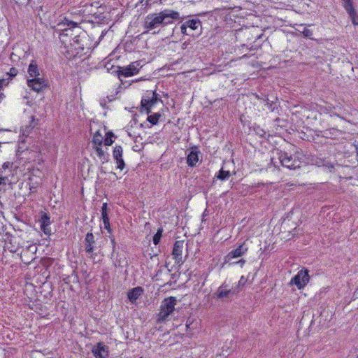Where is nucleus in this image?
Wrapping results in <instances>:
<instances>
[{
  "label": "nucleus",
  "mask_w": 358,
  "mask_h": 358,
  "mask_svg": "<svg viewBox=\"0 0 358 358\" xmlns=\"http://www.w3.org/2000/svg\"><path fill=\"white\" fill-rule=\"evenodd\" d=\"M65 21L66 24L76 28V32L77 33L73 38V42L71 40H69V43L68 44V50L66 52L69 58H73L86 54L85 50L89 49L86 43L87 41L86 32L78 26V23L69 20L66 18H65Z\"/></svg>",
  "instance_id": "f257e3e1"
},
{
  "label": "nucleus",
  "mask_w": 358,
  "mask_h": 358,
  "mask_svg": "<svg viewBox=\"0 0 358 358\" xmlns=\"http://www.w3.org/2000/svg\"><path fill=\"white\" fill-rule=\"evenodd\" d=\"M177 299L174 296L165 298L161 303L159 313L157 316V322L162 323L168 320L169 317L175 310Z\"/></svg>",
  "instance_id": "f03ea898"
},
{
  "label": "nucleus",
  "mask_w": 358,
  "mask_h": 358,
  "mask_svg": "<svg viewBox=\"0 0 358 358\" xmlns=\"http://www.w3.org/2000/svg\"><path fill=\"white\" fill-rule=\"evenodd\" d=\"M278 159L282 166L289 169L295 170L300 168L301 165V162L296 159V157L288 155V153L285 152L280 151V152L278 153Z\"/></svg>",
  "instance_id": "7ed1b4c3"
},
{
  "label": "nucleus",
  "mask_w": 358,
  "mask_h": 358,
  "mask_svg": "<svg viewBox=\"0 0 358 358\" xmlns=\"http://www.w3.org/2000/svg\"><path fill=\"white\" fill-rule=\"evenodd\" d=\"M159 100L158 94L155 91H147L141 100V108L146 111L147 114H149L151 113L150 108Z\"/></svg>",
  "instance_id": "20e7f679"
},
{
  "label": "nucleus",
  "mask_w": 358,
  "mask_h": 358,
  "mask_svg": "<svg viewBox=\"0 0 358 358\" xmlns=\"http://www.w3.org/2000/svg\"><path fill=\"white\" fill-rule=\"evenodd\" d=\"M141 61L131 62L129 65L124 67H118L117 71L119 78L121 77H129L138 73L139 69L142 67Z\"/></svg>",
  "instance_id": "39448f33"
},
{
  "label": "nucleus",
  "mask_w": 358,
  "mask_h": 358,
  "mask_svg": "<svg viewBox=\"0 0 358 358\" xmlns=\"http://www.w3.org/2000/svg\"><path fill=\"white\" fill-rule=\"evenodd\" d=\"M238 292V289L234 287L229 289V285L224 282L217 289L214 294V298L217 300L224 301V299L232 297L236 293Z\"/></svg>",
  "instance_id": "423d86ee"
},
{
  "label": "nucleus",
  "mask_w": 358,
  "mask_h": 358,
  "mask_svg": "<svg viewBox=\"0 0 358 358\" xmlns=\"http://www.w3.org/2000/svg\"><path fill=\"white\" fill-rule=\"evenodd\" d=\"M163 20L164 17H161L160 13L158 14H149L145 20V28L148 30L155 29L159 26L163 27Z\"/></svg>",
  "instance_id": "0eeeda50"
},
{
  "label": "nucleus",
  "mask_w": 358,
  "mask_h": 358,
  "mask_svg": "<svg viewBox=\"0 0 358 358\" xmlns=\"http://www.w3.org/2000/svg\"><path fill=\"white\" fill-rule=\"evenodd\" d=\"M309 279L308 271L301 270L292 278L290 284L296 285L298 289H301L306 285L309 282Z\"/></svg>",
  "instance_id": "6e6552de"
},
{
  "label": "nucleus",
  "mask_w": 358,
  "mask_h": 358,
  "mask_svg": "<svg viewBox=\"0 0 358 358\" xmlns=\"http://www.w3.org/2000/svg\"><path fill=\"white\" fill-rule=\"evenodd\" d=\"M66 25L68 27L63 29L62 32L59 34V40L64 45L65 48L68 47L69 40H71L73 42V38L77 34L76 32V28L73 27L71 25H68L67 24Z\"/></svg>",
  "instance_id": "1a4fd4ad"
},
{
  "label": "nucleus",
  "mask_w": 358,
  "mask_h": 358,
  "mask_svg": "<svg viewBox=\"0 0 358 358\" xmlns=\"http://www.w3.org/2000/svg\"><path fill=\"white\" fill-rule=\"evenodd\" d=\"M48 80L43 78H35L27 80V85L34 91L39 92L48 87Z\"/></svg>",
  "instance_id": "9d476101"
},
{
  "label": "nucleus",
  "mask_w": 358,
  "mask_h": 358,
  "mask_svg": "<svg viewBox=\"0 0 358 358\" xmlns=\"http://www.w3.org/2000/svg\"><path fill=\"white\" fill-rule=\"evenodd\" d=\"M184 247V241H176L174 243L173 248L172 251V255L173 259H175V262L181 266L184 261L182 260V253Z\"/></svg>",
  "instance_id": "9b49d317"
},
{
  "label": "nucleus",
  "mask_w": 358,
  "mask_h": 358,
  "mask_svg": "<svg viewBox=\"0 0 358 358\" xmlns=\"http://www.w3.org/2000/svg\"><path fill=\"white\" fill-rule=\"evenodd\" d=\"M161 17H164L163 20V27L173 23V20L180 19V14L178 12L166 9L160 12Z\"/></svg>",
  "instance_id": "f8f14e48"
},
{
  "label": "nucleus",
  "mask_w": 358,
  "mask_h": 358,
  "mask_svg": "<svg viewBox=\"0 0 358 358\" xmlns=\"http://www.w3.org/2000/svg\"><path fill=\"white\" fill-rule=\"evenodd\" d=\"M201 153L199 148L196 146L191 148L187 156V164L190 167H194L199 162V155Z\"/></svg>",
  "instance_id": "ddd939ff"
},
{
  "label": "nucleus",
  "mask_w": 358,
  "mask_h": 358,
  "mask_svg": "<svg viewBox=\"0 0 358 358\" xmlns=\"http://www.w3.org/2000/svg\"><path fill=\"white\" fill-rule=\"evenodd\" d=\"M123 150L120 145H116L113 150V157L116 161L117 168L123 170L125 166V163L122 158Z\"/></svg>",
  "instance_id": "4468645a"
},
{
  "label": "nucleus",
  "mask_w": 358,
  "mask_h": 358,
  "mask_svg": "<svg viewBox=\"0 0 358 358\" xmlns=\"http://www.w3.org/2000/svg\"><path fill=\"white\" fill-rule=\"evenodd\" d=\"M95 240L94 236L92 232H89L87 234L85 238V249L86 252L92 257L94 250V245Z\"/></svg>",
  "instance_id": "2eb2a0df"
},
{
  "label": "nucleus",
  "mask_w": 358,
  "mask_h": 358,
  "mask_svg": "<svg viewBox=\"0 0 358 358\" xmlns=\"http://www.w3.org/2000/svg\"><path fill=\"white\" fill-rule=\"evenodd\" d=\"M185 23L187 28L195 31L194 36H199L201 34V22L199 19L189 20L185 22Z\"/></svg>",
  "instance_id": "dca6fc26"
},
{
  "label": "nucleus",
  "mask_w": 358,
  "mask_h": 358,
  "mask_svg": "<svg viewBox=\"0 0 358 358\" xmlns=\"http://www.w3.org/2000/svg\"><path fill=\"white\" fill-rule=\"evenodd\" d=\"M92 352L96 358H106L108 355V347L102 343H99L92 350Z\"/></svg>",
  "instance_id": "f3484780"
},
{
  "label": "nucleus",
  "mask_w": 358,
  "mask_h": 358,
  "mask_svg": "<svg viewBox=\"0 0 358 358\" xmlns=\"http://www.w3.org/2000/svg\"><path fill=\"white\" fill-rule=\"evenodd\" d=\"M248 251V248L245 245L244 243L240 245L235 250H233L231 251L228 255L227 257L229 260H230L232 258H238L243 255H244Z\"/></svg>",
  "instance_id": "a211bd4d"
},
{
  "label": "nucleus",
  "mask_w": 358,
  "mask_h": 358,
  "mask_svg": "<svg viewBox=\"0 0 358 358\" xmlns=\"http://www.w3.org/2000/svg\"><path fill=\"white\" fill-rule=\"evenodd\" d=\"M143 288L141 287H136L130 289L127 293V296L131 303H134L136 299L142 294Z\"/></svg>",
  "instance_id": "6ab92c4d"
},
{
  "label": "nucleus",
  "mask_w": 358,
  "mask_h": 358,
  "mask_svg": "<svg viewBox=\"0 0 358 358\" xmlns=\"http://www.w3.org/2000/svg\"><path fill=\"white\" fill-rule=\"evenodd\" d=\"M341 134L342 132L341 130L335 128H330L322 131V136L330 138H337L340 135H341Z\"/></svg>",
  "instance_id": "aec40b11"
},
{
  "label": "nucleus",
  "mask_w": 358,
  "mask_h": 358,
  "mask_svg": "<svg viewBox=\"0 0 358 358\" xmlns=\"http://www.w3.org/2000/svg\"><path fill=\"white\" fill-rule=\"evenodd\" d=\"M28 73L30 77L35 78H38L40 73L38 66L34 60H32L28 67Z\"/></svg>",
  "instance_id": "412c9836"
},
{
  "label": "nucleus",
  "mask_w": 358,
  "mask_h": 358,
  "mask_svg": "<svg viewBox=\"0 0 358 358\" xmlns=\"http://www.w3.org/2000/svg\"><path fill=\"white\" fill-rule=\"evenodd\" d=\"M231 176V173L229 171H224L223 169H221L218 173L216 174L215 177L222 180H227Z\"/></svg>",
  "instance_id": "4be33fe9"
},
{
  "label": "nucleus",
  "mask_w": 358,
  "mask_h": 358,
  "mask_svg": "<svg viewBox=\"0 0 358 358\" xmlns=\"http://www.w3.org/2000/svg\"><path fill=\"white\" fill-rule=\"evenodd\" d=\"M92 143L94 145L101 146L103 143V136L99 131H96L93 136Z\"/></svg>",
  "instance_id": "5701e85b"
},
{
  "label": "nucleus",
  "mask_w": 358,
  "mask_h": 358,
  "mask_svg": "<svg viewBox=\"0 0 358 358\" xmlns=\"http://www.w3.org/2000/svg\"><path fill=\"white\" fill-rule=\"evenodd\" d=\"M95 150H96V152L97 154V155L101 158L102 159L103 161L105 162H108V157H109V155L108 153H106L103 150L102 148H101V146H99V145H95Z\"/></svg>",
  "instance_id": "b1692460"
},
{
  "label": "nucleus",
  "mask_w": 358,
  "mask_h": 358,
  "mask_svg": "<svg viewBox=\"0 0 358 358\" xmlns=\"http://www.w3.org/2000/svg\"><path fill=\"white\" fill-rule=\"evenodd\" d=\"M115 138L114 134L112 131H108L106 134V138L104 139V144L106 145H111L114 142Z\"/></svg>",
  "instance_id": "393cba45"
},
{
  "label": "nucleus",
  "mask_w": 358,
  "mask_h": 358,
  "mask_svg": "<svg viewBox=\"0 0 358 358\" xmlns=\"http://www.w3.org/2000/svg\"><path fill=\"white\" fill-rule=\"evenodd\" d=\"M41 222V226L45 227V225H50V216L45 213H42L41 217L39 220Z\"/></svg>",
  "instance_id": "a878e982"
},
{
  "label": "nucleus",
  "mask_w": 358,
  "mask_h": 358,
  "mask_svg": "<svg viewBox=\"0 0 358 358\" xmlns=\"http://www.w3.org/2000/svg\"><path fill=\"white\" fill-rule=\"evenodd\" d=\"M160 116L161 115L159 113H156L150 115H148L147 120L152 125H155L157 124Z\"/></svg>",
  "instance_id": "bb28decb"
},
{
  "label": "nucleus",
  "mask_w": 358,
  "mask_h": 358,
  "mask_svg": "<svg viewBox=\"0 0 358 358\" xmlns=\"http://www.w3.org/2000/svg\"><path fill=\"white\" fill-rule=\"evenodd\" d=\"M163 229L162 227L157 229V233L154 235L152 241L153 243L157 245L160 242L161 237L162 236Z\"/></svg>",
  "instance_id": "cd10ccee"
},
{
  "label": "nucleus",
  "mask_w": 358,
  "mask_h": 358,
  "mask_svg": "<svg viewBox=\"0 0 358 358\" xmlns=\"http://www.w3.org/2000/svg\"><path fill=\"white\" fill-rule=\"evenodd\" d=\"M349 16L350 17V19L352 20V22L355 25H358V15L355 11V10H350L348 12Z\"/></svg>",
  "instance_id": "c85d7f7f"
},
{
  "label": "nucleus",
  "mask_w": 358,
  "mask_h": 358,
  "mask_svg": "<svg viewBox=\"0 0 358 358\" xmlns=\"http://www.w3.org/2000/svg\"><path fill=\"white\" fill-rule=\"evenodd\" d=\"M343 3V7L345 10L348 12L354 10V7L352 5V0H342Z\"/></svg>",
  "instance_id": "c756f323"
},
{
  "label": "nucleus",
  "mask_w": 358,
  "mask_h": 358,
  "mask_svg": "<svg viewBox=\"0 0 358 358\" xmlns=\"http://www.w3.org/2000/svg\"><path fill=\"white\" fill-rule=\"evenodd\" d=\"M101 217L102 220H107L108 217V204L107 203H104L101 207Z\"/></svg>",
  "instance_id": "7c9ffc66"
},
{
  "label": "nucleus",
  "mask_w": 358,
  "mask_h": 358,
  "mask_svg": "<svg viewBox=\"0 0 358 358\" xmlns=\"http://www.w3.org/2000/svg\"><path fill=\"white\" fill-rule=\"evenodd\" d=\"M180 31L184 35L193 36H194V33H190V31H187V27L185 25V22L183 24H182L180 26Z\"/></svg>",
  "instance_id": "2f4dec72"
},
{
  "label": "nucleus",
  "mask_w": 358,
  "mask_h": 358,
  "mask_svg": "<svg viewBox=\"0 0 358 358\" xmlns=\"http://www.w3.org/2000/svg\"><path fill=\"white\" fill-rule=\"evenodd\" d=\"M18 73V71L16 68L12 67L10 69L9 72L8 73V75L9 76V78L7 79H9V81L11 80L14 77L17 76Z\"/></svg>",
  "instance_id": "473e14b6"
},
{
  "label": "nucleus",
  "mask_w": 358,
  "mask_h": 358,
  "mask_svg": "<svg viewBox=\"0 0 358 358\" xmlns=\"http://www.w3.org/2000/svg\"><path fill=\"white\" fill-rule=\"evenodd\" d=\"M302 34L306 38H308L310 39H313L312 37H311L312 35H313V31H312V30H310V29H309L308 28H304V29L302 31Z\"/></svg>",
  "instance_id": "72a5a7b5"
},
{
  "label": "nucleus",
  "mask_w": 358,
  "mask_h": 358,
  "mask_svg": "<svg viewBox=\"0 0 358 358\" xmlns=\"http://www.w3.org/2000/svg\"><path fill=\"white\" fill-rule=\"evenodd\" d=\"M9 79H0V90H1L3 87L8 85Z\"/></svg>",
  "instance_id": "f704fd0d"
},
{
  "label": "nucleus",
  "mask_w": 358,
  "mask_h": 358,
  "mask_svg": "<svg viewBox=\"0 0 358 358\" xmlns=\"http://www.w3.org/2000/svg\"><path fill=\"white\" fill-rule=\"evenodd\" d=\"M13 163L6 162L3 163L2 168L3 170L6 171V169H10L13 167ZM9 171H10V170H9Z\"/></svg>",
  "instance_id": "c9c22d12"
},
{
  "label": "nucleus",
  "mask_w": 358,
  "mask_h": 358,
  "mask_svg": "<svg viewBox=\"0 0 358 358\" xmlns=\"http://www.w3.org/2000/svg\"><path fill=\"white\" fill-rule=\"evenodd\" d=\"M41 229L46 235H50L51 234V230L50 228V225H47V227L41 226Z\"/></svg>",
  "instance_id": "e433bc0d"
},
{
  "label": "nucleus",
  "mask_w": 358,
  "mask_h": 358,
  "mask_svg": "<svg viewBox=\"0 0 358 358\" xmlns=\"http://www.w3.org/2000/svg\"><path fill=\"white\" fill-rule=\"evenodd\" d=\"M103 222L105 229H107L108 232H110L109 218H108L107 220H103Z\"/></svg>",
  "instance_id": "4c0bfd02"
},
{
  "label": "nucleus",
  "mask_w": 358,
  "mask_h": 358,
  "mask_svg": "<svg viewBox=\"0 0 358 358\" xmlns=\"http://www.w3.org/2000/svg\"><path fill=\"white\" fill-rule=\"evenodd\" d=\"M245 281H246V280H245V279L244 278V277H243V276H242V277L241 278V279L239 280V281H238V285H237V288H236V289H238V287H239L240 285H243L245 284Z\"/></svg>",
  "instance_id": "58836bf2"
},
{
  "label": "nucleus",
  "mask_w": 358,
  "mask_h": 358,
  "mask_svg": "<svg viewBox=\"0 0 358 358\" xmlns=\"http://www.w3.org/2000/svg\"><path fill=\"white\" fill-rule=\"evenodd\" d=\"M30 152L29 150H24V151H22V154H23L24 155H27V154H29Z\"/></svg>",
  "instance_id": "ea45409f"
},
{
  "label": "nucleus",
  "mask_w": 358,
  "mask_h": 358,
  "mask_svg": "<svg viewBox=\"0 0 358 358\" xmlns=\"http://www.w3.org/2000/svg\"><path fill=\"white\" fill-rule=\"evenodd\" d=\"M245 262V261L244 259H240V260L238 262V263L241 264V265H243Z\"/></svg>",
  "instance_id": "a19ab883"
},
{
  "label": "nucleus",
  "mask_w": 358,
  "mask_h": 358,
  "mask_svg": "<svg viewBox=\"0 0 358 358\" xmlns=\"http://www.w3.org/2000/svg\"><path fill=\"white\" fill-rule=\"evenodd\" d=\"M6 171L5 170H1L0 169V172H2V175H8L6 173Z\"/></svg>",
  "instance_id": "79ce46f5"
},
{
  "label": "nucleus",
  "mask_w": 358,
  "mask_h": 358,
  "mask_svg": "<svg viewBox=\"0 0 358 358\" xmlns=\"http://www.w3.org/2000/svg\"><path fill=\"white\" fill-rule=\"evenodd\" d=\"M29 189H30V191H31V192H34V187H31V186H30V187H29Z\"/></svg>",
  "instance_id": "37998d69"
},
{
  "label": "nucleus",
  "mask_w": 358,
  "mask_h": 358,
  "mask_svg": "<svg viewBox=\"0 0 358 358\" xmlns=\"http://www.w3.org/2000/svg\"><path fill=\"white\" fill-rule=\"evenodd\" d=\"M189 325H190V324H188V323L186 324V326H187V328L189 327Z\"/></svg>",
  "instance_id": "c03bdc74"
},
{
  "label": "nucleus",
  "mask_w": 358,
  "mask_h": 358,
  "mask_svg": "<svg viewBox=\"0 0 358 358\" xmlns=\"http://www.w3.org/2000/svg\"><path fill=\"white\" fill-rule=\"evenodd\" d=\"M112 243H113V245H115V241H114V240H112Z\"/></svg>",
  "instance_id": "a18cd8bd"
},
{
  "label": "nucleus",
  "mask_w": 358,
  "mask_h": 358,
  "mask_svg": "<svg viewBox=\"0 0 358 358\" xmlns=\"http://www.w3.org/2000/svg\"><path fill=\"white\" fill-rule=\"evenodd\" d=\"M140 358H142V357H140Z\"/></svg>",
  "instance_id": "49530a36"
}]
</instances>
